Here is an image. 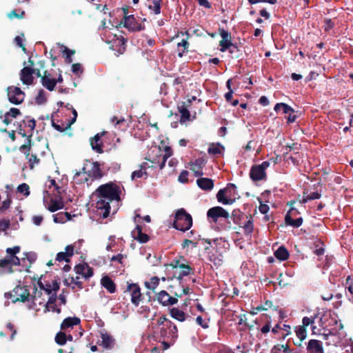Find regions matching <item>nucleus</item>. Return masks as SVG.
Here are the masks:
<instances>
[{
    "instance_id": "f257e3e1",
    "label": "nucleus",
    "mask_w": 353,
    "mask_h": 353,
    "mask_svg": "<svg viewBox=\"0 0 353 353\" xmlns=\"http://www.w3.org/2000/svg\"><path fill=\"white\" fill-rule=\"evenodd\" d=\"M96 192L98 198L97 208L104 210L102 213V217L105 219L110 213V203L113 201H120L121 188L116 183L110 182L100 185Z\"/></svg>"
},
{
    "instance_id": "f03ea898",
    "label": "nucleus",
    "mask_w": 353,
    "mask_h": 353,
    "mask_svg": "<svg viewBox=\"0 0 353 353\" xmlns=\"http://www.w3.org/2000/svg\"><path fill=\"white\" fill-rule=\"evenodd\" d=\"M320 325L327 333H323L325 339L328 335H341L339 332L343 327V324L336 314L332 311H326L320 318Z\"/></svg>"
},
{
    "instance_id": "7ed1b4c3",
    "label": "nucleus",
    "mask_w": 353,
    "mask_h": 353,
    "mask_svg": "<svg viewBox=\"0 0 353 353\" xmlns=\"http://www.w3.org/2000/svg\"><path fill=\"white\" fill-rule=\"evenodd\" d=\"M157 325L159 327V333L163 339H170L172 342L178 337L176 326L165 316H160L157 321Z\"/></svg>"
},
{
    "instance_id": "20e7f679",
    "label": "nucleus",
    "mask_w": 353,
    "mask_h": 353,
    "mask_svg": "<svg viewBox=\"0 0 353 353\" xmlns=\"http://www.w3.org/2000/svg\"><path fill=\"white\" fill-rule=\"evenodd\" d=\"M192 225V219L183 208L176 211L174 217L173 226L175 229L185 232L188 230Z\"/></svg>"
},
{
    "instance_id": "39448f33",
    "label": "nucleus",
    "mask_w": 353,
    "mask_h": 353,
    "mask_svg": "<svg viewBox=\"0 0 353 353\" xmlns=\"http://www.w3.org/2000/svg\"><path fill=\"white\" fill-rule=\"evenodd\" d=\"M151 152L155 153V157H152V159L150 161L153 163H158L161 170L164 168L167 159L173 154L172 148L168 145L163 147V150H161L160 146L155 147L151 150Z\"/></svg>"
},
{
    "instance_id": "423d86ee",
    "label": "nucleus",
    "mask_w": 353,
    "mask_h": 353,
    "mask_svg": "<svg viewBox=\"0 0 353 353\" xmlns=\"http://www.w3.org/2000/svg\"><path fill=\"white\" fill-rule=\"evenodd\" d=\"M169 265L172 267L173 269L180 268L181 270L179 273V275L176 276V279L181 281L183 277L190 275L193 269L192 267L188 265V261L186 259L181 255H179L172 260L170 263Z\"/></svg>"
},
{
    "instance_id": "0eeeda50",
    "label": "nucleus",
    "mask_w": 353,
    "mask_h": 353,
    "mask_svg": "<svg viewBox=\"0 0 353 353\" xmlns=\"http://www.w3.org/2000/svg\"><path fill=\"white\" fill-rule=\"evenodd\" d=\"M123 293L130 295V301L135 306H138L143 299L141 288L137 283H129L128 281Z\"/></svg>"
},
{
    "instance_id": "6e6552de",
    "label": "nucleus",
    "mask_w": 353,
    "mask_h": 353,
    "mask_svg": "<svg viewBox=\"0 0 353 353\" xmlns=\"http://www.w3.org/2000/svg\"><path fill=\"white\" fill-rule=\"evenodd\" d=\"M228 50L232 57H238L239 48L236 44L231 41V34L222 30V52Z\"/></svg>"
},
{
    "instance_id": "1a4fd4ad",
    "label": "nucleus",
    "mask_w": 353,
    "mask_h": 353,
    "mask_svg": "<svg viewBox=\"0 0 353 353\" xmlns=\"http://www.w3.org/2000/svg\"><path fill=\"white\" fill-rule=\"evenodd\" d=\"M190 38L189 33L185 32H181L178 34L176 37V39H179L176 43V50L178 52V57L181 58L185 52L188 51L190 43L188 39Z\"/></svg>"
},
{
    "instance_id": "9d476101",
    "label": "nucleus",
    "mask_w": 353,
    "mask_h": 353,
    "mask_svg": "<svg viewBox=\"0 0 353 353\" xmlns=\"http://www.w3.org/2000/svg\"><path fill=\"white\" fill-rule=\"evenodd\" d=\"M237 198L236 186L234 184H228L226 188L222 189V204H232Z\"/></svg>"
},
{
    "instance_id": "9b49d317",
    "label": "nucleus",
    "mask_w": 353,
    "mask_h": 353,
    "mask_svg": "<svg viewBox=\"0 0 353 353\" xmlns=\"http://www.w3.org/2000/svg\"><path fill=\"white\" fill-rule=\"evenodd\" d=\"M121 24H123L124 28L131 32H138L145 29V26L139 23L133 14L124 16Z\"/></svg>"
},
{
    "instance_id": "f8f14e48",
    "label": "nucleus",
    "mask_w": 353,
    "mask_h": 353,
    "mask_svg": "<svg viewBox=\"0 0 353 353\" xmlns=\"http://www.w3.org/2000/svg\"><path fill=\"white\" fill-rule=\"evenodd\" d=\"M8 97L10 103L21 104L25 98V93L18 87L10 86L8 88Z\"/></svg>"
},
{
    "instance_id": "ddd939ff",
    "label": "nucleus",
    "mask_w": 353,
    "mask_h": 353,
    "mask_svg": "<svg viewBox=\"0 0 353 353\" xmlns=\"http://www.w3.org/2000/svg\"><path fill=\"white\" fill-rule=\"evenodd\" d=\"M157 299L163 306L173 305L178 302L177 298L171 296L165 290H161L157 294Z\"/></svg>"
},
{
    "instance_id": "4468645a",
    "label": "nucleus",
    "mask_w": 353,
    "mask_h": 353,
    "mask_svg": "<svg viewBox=\"0 0 353 353\" xmlns=\"http://www.w3.org/2000/svg\"><path fill=\"white\" fill-rule=\"evenodd\" d=\"M191 100L188 99L186 101L181 102L177 105L179 112L181 114L180 121L184 123L190 120V113L189 108L191 105Z\"/></svg>"
},
{
    "instance_id": "2eb2a0df",
    "label": "nucleus",
    "mask_w": 353,
    "mask_h": 353,
    "mask_svg": "<svg viewBox=\"0 0 353 353\" xmlns=\"http://www.w3.org/2000/svg\"><path fill=\"white\" fill-rule=\"evenodd\" d=\"M20 79L25 85H32L34 82L33 71L31 67H23L20 72Z\"/></svg>"
},
{
    "instance_id": "dca6fc26",
    "label": "nucleus",
    "mask_w": 353,
    "mask_h": 353,
    "mask_svg": "<svg viewBox=\"0 0 353 353\" xmlns=\"http://www.w3.org/2000/svg\"><path fill=\"white\" fill-rule=\"evenodd\" d=\"M75 272L82 275L85 279H89L93 275V270L88 263H79L74 267Z\"/></svg>"
},
{
    "instance_id": "f3484780",
    "label": "nucleus",
    "mask_w": 353,
    "mask_h": 353,
    "mask_svg": "<svg viewBox=\"0 0 353 353\" xmlns=\"http://www.w3.org/2000/svg\"><path fill=\"white\" fill-rule=\"evenodd\" d=\"M14 292L17 296L16 301L26 302L30 296V290L27 286H17L14 289Z\"/></svg>"
},
{
    "instance_id": "a211bd4d",
    "label": "nucleus",
    "mask_w": 353,
    "mask_h": 353,
    "mask_svg": "<svg viewBox=\"0 0 353 353\" xmlns=\"http://www.w3.org/2000/svg\"><path fill=\"white\" fill-rule=\"evenodd\" d=\"M41 83L43 87H45L49 91L54 90L56 86L55 79L51 77V74L45 71L41 79Z\"/></svg>"
},
{
    "instance_id": "6ab92c4d",
    "label": "nucleus",
    "mask_w": 353,
    "mask_h": 353,
    "mask_svg": "<svg viewBox=\"0 0 353 353\" xmlns=\"http://www.w3.org/2000/svg\"><path fill=\"white\" fill-rule=\"evenodd\" d=\"M104 132L97 133L93 138L90 139V145L93 150L99 154L103 152V145L101 141V137Z\"/></svg>"
},
{
    "instance_id": "aec40b11",
    "label": "nucleus",
    "mask_w": 353,
    "mask_h": 353,
    "mask_svg": "<svg viewBox=\"0 0 353 353\" xmlns=\"http://www.w3.org/2000/svg\"><path fill=\"white\" fill-rule=\"evenodd\" d=\"M65 252H60L57 254L55 260L59 262H70V257L74 254V246L68 245L65 248Z\"/></svg>"
},
{
    "instance_id": "412c9836",
    "label": "nucleus",
    "mask_w": 353,
    "mask_h": 353,
    "mask_svg": "<svg viewBox=\"0 0 353 353\" xmlns=\"http://www.w3.org/2000/svg\"><path fill=\"white\" fill-rule=\"evenodd\" d=\"M101 345L107 350H111L113 348L115 344V340L107 332H101Z\"/></svg>"
},
{
    "instance_id": "4be33fe9",
    "label": "nucleus",
    "mask_w": 353,
    "mask_h": 353,
    "mask_svg": "<svg viewBox=\"0 0 353 353\" xmlns=\"http://www.w3.org/2000/svg\"><path fill=\"white\" fill-rule=\"evenodd\" d=\"M103 176V173L100 168V163L97 161L92 163V167L90 170L88 171V177L89 179H99Z\"/></svg>"
},
{
    "instance_id": "5701e85b",
    "label": "nucleus",
    "mask_w": 353,
    "mask_h": 353,
    "mask_svg": "<svg viewBox=\"0 0 353 353\" xmlns=\"http://www.w3.org/2000/svg\"><path fill=\"white\" fill-rule=\"evenodd\" d=\"M307 350L310 353H324L322 342L316 339L308 341Z\"/></svg>"
},
{
    "instance_id": "b1692460",
    "label": "nucleus",
    "mask_w": 353,
    "mask_h": 353,
    "mask_svg": "<svg viewBox=\"0 0 353 353\" xmlns=\"http://www.w3.org/2000/svg\"><path fill=\"white\" fill-rule=\"evenodd\" d=\"M132 236L134 239L141 243H147L150 239L149 236L142 232V226L140 225H137L136 228L132 231Z\"/></svg>"
},
{
    "instance_id": "393cba45",
    "label": "nucleus",
    "mask_w": 353,
    "mask_h": 353,
    "mask_svg": "<svg viewBox=\"0 0 353 353\" xmlns=\"http://www.w3.org/2000/svg\"><path fill=\"white\" fill-rule=\"evenodd\" d=\"M208 219L212 225L216 224L221 218V206H216L208 210L207 212ZM214 227V225H212Z\"/></svg>"
},
{
    "instance_id": "a878e982",
    "label": "nucleus",
    "mask_w": 353,
    "mask_h": 353,
    "mask_svg": "<svg viewBox=\"0 0 353 353\" xmlns=\"http://www.w3.org/2000/svg\"><path fill=\"white\" fill-rule=\"evenodd\" d=\"M250 176L252 181H258L265 179V172H264L259 166L255 165L252 167Z\"/></svg>"
},
{
    "instance_id": "bb28decb",
    "label": "nucleus",
    "mask_w": 353,
    "mask_h": 353,
    "mask_svg": "<svg viewBox=\"0 0 353 353\" xmlns=\"http://www.w3.org/2000/svg\"><path fill=\"white\" fill-rule=\"evenodd\" d=\"M101 285L109 292L114 293L116 292V284L109 276H104L101 279Z\"/></svg>"
},
{
    "instance_id": "cd10ccee",
    "label": "nucleus",
    "mask_w": 353,
    "mask_h": 353,
    "mask_svg": "<svg viewBox=\"0 0 353 353\" xmlns=\"http://www.w3.org/2000/svg\"><path fill=\"white\" fill-rule=\"evenodd\" d=\"M204 160L201 159H196L194 162H190V170L194 173L195 176L203 175L202 168L204 166Z\"/></svg>"
},
{
    "instance_id": "c85d7f7f",
    "label": "nucleus",
    "mask_w": 353,
    "mask_h": 353,
    "mask_svg": "<svg viewBox=\"0 0 353 353\" xmlns=\"http://www.w3.org/2000/svg\"><path fill=\"white\" fill-rule=\"evenodd\" d=\"M80 319L76 316L65 318L61 324V329L65 330L68 328H73L74 325L80 324Z\"/></svg>"
},
{
    "instance_id": "c756f323",
    "label": "nucleus",
    "mask_w": 353,
    "mask_h": 353,
    "mask_svg": "<svg viewBox=\"0 0 353 353\" xmlns=\"http://www.w3.org/2000/svg\"><path fill=\"white\" fill-rule=\"evenodd\" d=\"M112 47L118 48V49H114L118 52L119 54H123L126 49V43L127 39L123 37H117L112 41Z\"/></svg>"
},
{
    "instance_id": "7c9ffc66",
    "label": "nucleus",
    "mask_w": 353,
    "mask_h": 353,
    "mask_svg": "<svg viewBox=\"0 0 353 353\" xmlns=\"http://www.w3.org/2000/svg\"><path fill=\"white\" fill-rule=\"evenodd\" d=\"M198 186L205 190H210L214 186L213 181L208 178H200L196 180Z\"/></svg>"
},
{
    "instance_id": "2f4dec72",
    "label": "nucleus",
    "mask_w": 353,
    "mask_h": 353,
    "mask_svg": "<svg viewBox=\"0 0 353 353\" xmlns=\"http://www.w3.org/2000/svg\"><path fill=\"white\" fill-rule=\"evenodd\" d=\"M170 314L171 316L181 322H183L185 320V314L182 310H180L177 307H172L170 310Z\"/></svg>"
},
{
    "instance_id": "473e14b6",
    "label": "nucleus",
    "mask_w": 353,
    "mask_h": 353,
    "mask_svg": "<svg viewBox=\"0 0 353 353\" xmlns=\"http://www.w3.org/2000/svg\"><path fill=\"white\" fill-rule=\"evenodd\" d=\"M274 256L280 261H285L289 257V252L284 246H281L275 251Z\"/></svg>"
},
{
    "instance_id": "72a5a7b5",
    "label": "nucleus",
    "mask_w": 353,
    "mask_h": 353,
    "mask_svg": "<svg viewBox=\"0 0 353 353\" xmlns=\"http://www.w3.org/2000/svg\"><path fill=\"white\" fill-rule=\"evenodd\" d=\"M63 207H64V204H63V201H58L54 199H51L50 204L47 207V209L50 212H56L59 210L63 208Z\"/></svg>"
},
{
    "instance_id": "f704fd0d",
    "label": "nucleus",
    "mask_w": 353,
    "mask_h": 353,
    "mask_svg": "<svg viewBox=\"0 0 353 353\" xmlns=\"http://www.w3.org/2000/svg\"><path fill=\"white\" fill-rule=\"evenodd\" d=\"M148 8L154 12V14H159L161 12V4L162 0H148Z\"/></svg>"
},
{
    "instance_id": "c9c22d12",
    "label": "nucleus",
    "mask_w": 353,
    "mask_h": 353,
    "mask_svg": "<svg viewBox=\"0 0 353 353\" xmlns=\"http://www.w3.org/2000/svg\"><path fill=\"white\" fill-rule=\"evenodd\" d=\"M285 221L287 225L293 226L294 228H299L303 223V219L299 217L296 219H293L289 214H287L285 217Z\"/></svg>"
},
{
    "instance_id": "e433bc0d",
    "label": "nucleus",
    "mask_w": 353,
    "mask_h": 353,
    "mask_svg": "<svg viewBox=\"0 0 353 353\" xmlns=\"http://www.w3.org/2000/svg\"><path fill=\"white\" fill-rule=\"evenodd\" d=\"M25 154L28 160L30 169H32L34 165H38L39 163L40 159L36 154L33 152L30 154V152H25Z\"/></svg>"
},
{
    "instance_id": "4c0bfd02",
    "label": "nucleus",
    "mask_w": 353,
    "mask_h": 353,
    "mask_svg": "<svg viewBox=\"0 0 353 353\" xmlns=\"http://www.w3.org/2000/svg\"><path fill=\"white\" fill-rule=\"evenodd\" d=\"M208 152L210 155H216L221 154V143H210L208 148Z\"/></svg>"
},
{
    "instance_id": "58836bf2",
    "label": "nucleus",
    "mask_w": 353,
    "mask_h": 353,
    "mask_svg": "<svg viewBox=\"0 0 353 353\" xmlns=\"http://www.w3.org/2000/svg\"><path fill=\"white\" fill-rule=\"evenodd\" d=\"M62 52L65 55V62L66 63H71L72 62V56L75 54V50H70L64 46H62Z\"/></svg>"
},
{
    "instance_id": "ea45409f",
    "label": "nucleus",
    "mask_w": 353,
    "mask_h": 353,
    "mask_svg": "<svg viewBox=\"0 0 353 353\" xmlns=\"http://www.w3.org/2000/svg\"><path fill=\"white\" fill-rule=\"evenodd\" d=\"M159 281L160 279H159V277L154 276H152L150 280V282H145V286L152 290V292H154L155 289L157 288V286L159 285Z\"/></svg>"
},
{
    "instance_id": "a19ab883",
    "label": "nucleus",
    "mask_w": 353,
    "mask_h": 353,
    "mask_svg": "<svg viewBox=\"0 0 353 353\" xmlns=\"http://www.w3.org/2000/svg\"><path fill=\"white\" fill-rule=\"evenodd\" d=\"M55 342L59 345H64L67 342V335L63 332H59L55 336Z\"/></svg>"
},
{
    "instance_id": "79ce46f5",
    "label": "nucleus",
    "mask_w": 353,
    "mask_h": 353,
    "mask_svg": "<svg viewBox=\"0 0 353 353\" xmlns=\"http://www.w3.org/2000/svg\"><path fill=\"white\" fill-rule=\"evenodd\" d=\"M296 336L300 339L301 341H303L307 337V332L306 328L304 326H298L295 330Z\"/></svg>"
},
{
    "instance_id": "37998d69",
    "label": "nucleus",
    "mask_w": 353,
    "mask_h": 353,
    "mask_svg": "<svg viewBox=\"0 0 353 353\" xmlns=\"http://www.w3.org/2000/svg\"><path fill=\"white\" fill-rule=\"evenodd\" d=\"M47 101V99L43 90H39L37 96L35 98V102L38 105H41Z\"/></svg>"
},
{
    "instance_id": "c03bdc74",
    "label": "nucleus",
    "mask_w": 353,
    "mask_h": 353,
    "mask_svg": "<svg viewBox=\"0 0 353 353\" xmlns=\"http://www.w3.org/2000/svg\"><path fill=\"white\" fill-rule=\"evenodd\" d=\"M17 192L28 196L30 194V187L27 183H23L17 187Z\"/></svg>"
},
{
    "instance_id": "a18cd8bd",
    "label": "nucleus",
    "mask_w": 353,
    "mask_h": 353,
    "mask_svg": "<svg viewBox=\"0 0 353 353\" xmlns=\"http://www.w3.org/2000/svg\"><path fill=\"white\" fill-rule=\"evenodd\" d=\"M74 180L75 181L76 183L81 184V183H87L89 180V178L88 177V176H84L83 178V177H81V172H77L74 174Z\"/></svg>"
},
{
    "instance_id": "49530a36",
    "label": "nucleus",
    "mask_w": 353,
    "mask_h": 353,
    "mask_svg": "<svg viewBox=\"0 0 353 353\" xmlns=\"http://www.w3.org/2000/svg\"><path fill=\"white\" fill-rule=\"evenodd\" d=\"M346 288L347 289L350 294L352 295V297L349 298L350 301L353 303V280L348 276L346 279Z\"/></svg>"
},
{
    "instance_id": "de8ad7c7",
    "label": "nucleus",
    "mask_w": 353,
    "mask_h": 353,
    "mask_svg": "<svg viewBox=\"0 0 353 353\" xmlns=\"http://www.w3.org/2000/svg\"><path fill=\"white\" fill-rule=\"evenodd\" d=\"M243 229L245 233H246L247 234H250L253 232V230H254L253 221L250 219L244 223V225L243 226Z\"/></svg>"
},
{
    "instance_id": "09e8293b",
    "label": "nucleus",
    "mask_w": 353,
    "mask_h": 353,
    "mask_svg": "<svg viewBox=\"0 0 353 353\" xmlns=\"http://www.w3.org/2000/svg\"><path fill=\"white\" fill-rule=\"evenodd\" d=\"M316 319V316H311L310 317L305 316L303 318L301 326H304L305 328L310 325H312Z\"/></svg>"
},
{
    "instance_id": "8fccbe9b",
    "label": "nucleus",
    "mask_w": 353,
    "mask_h": 353,
    "mask_svg": "<svg viewBox=\"0 0 353 353\" xmlns=\"http://www.w3.org/2000/svg\"><path fill=\"white\" fill-rule=\"evenodd\" d=\"M72 72L78 75L79 74H82L83 72V69L80 63H73L72 65Z\"/></svg>"
},
{
    "instance_id": "3c124183",
    "label": "nucleus",
    "mask_w": 353,
    "mask_h": 353,
    "mask_svg": "<svg viewBox=\"0 0 353 353\" xmlns=\"http://www.w3.org/2000/svg\"><path fill=\"white\" fill-rule=\"evenodd\" d=\"M188 172L185 170H183L181 171V172L180 173L179 177H178V181L181 183H187L188 181Z\"/></svg>"
},
{
    "instance_id": "603ef678",
    "label": "nucleus",
    "mask_w": 353,
    "mask_h": 353,
    "mask_svg": "<svg viewBox=\"0 0 353 353\" xmlns=\"http://www.w3.org/2000/svg\"><path fill=\"white\" fill-rule=\"evenodd\" d=\"M10 226V221L9 219H3L0 221V232L6 231Z\"/></svg>"
},
{
    "instance_id": "864d4df0",
    "label": "nucleus",
    "mask_w": 353,
    "mask_h": 353,
    "mask_svg": "<svg viewBox=\"0 0 353 353\" xmlns=\"http://www.w3.org/2000/svg\"><path fill=\"white\" fill-rule=\"evenodd\" d=\"M20 247L19 245L14 246L13 248H8L6 249V253L9 254V256H15L17 253L20 252Z\"/></svg>"
},
{
    "instance_id": "5fc2aeb1",
    "label": "nucleus",
    "mask_w": 353,
    "mask_h": 353,
    "mask_svg": "<svg viewBox=\"0 0 353 353\" xmlns=\"http://www.w3.org/2000/svg\"><path fill=\"white\" fill-rule=\"evenodd\" d=\"M53 221L57 223H63L65 222V219L61 212L53 215Z\"/></svg>"
},
{
    "instance_id": "6e6d98bb",
    "label": "nucleus",
    "mask_w": 353,
    "mask_h": 353,
    "mask_svg": "<svg viewBox=\"0 0 353 353\" xmlns=\"http://www.w3.org/2000/svg\"><path fill=\"white\" fill-rule=\"evenodd\" d=\"M12 203V200L10 198H8L2 202L1 205L0 206V211L4 212L10 208V205Z\"/></svg>"
},
{
    "instance_id": "4d7b16f0",
    "label": "nucleus",
    "mask_w": 353,
    "mask_h": 353,
    "mask_svg": "<svg viewBox=\"0 0 353 353\" xmlns=\"http://www.w3.org/2000/svg\"><path fill=\"white\" fill-rule=\"evenodd\" d=\"M20 114V110L16 108H11L10 110L8 112V115L12 118H17Z\"/></svg>"
},
{
    "instance_id": "13d9d810",
    "label": "nucleus",
    "mask_w": 353,
    "mask_h": 353,
    "mask_svg": "<svg viewBox=\"0 0 353 353\" xmlns=\"http://www.w3.org/2000/svg\"><path fill=\"white\" fill-rule=\"evenodd\" d=\"M204 241L208 243L210 245V247H211L213 249H217L219 239L218 238H215L212 240L211 239H204Z\"/></svg>"
},
{
    "instance_id": "bf43d9fd",
    "label": "nucleus",
    "mask_w": 353,
    "mask_h": 353,
    "mask_svg": "<svg viewBox=\"0 0 353 353\" xmlns=\"http://www.w3.org/2000/svg\"><path fill=\"white\" fill-rule=\"evenodd\" d=\"M141 168L140 170H135V171H134V172L132 173V176H132V179H136V178H137V179H139V178H141V177L143 176V174H144V173H145V174H146V172H143V171H142V168H145L143 167V165L141 166Z\"/></svg>"
},
{
    "instance_id": "052dcab7",
    "label": "nucleus",
    "mask_w": 353,
    "mask_h": 353,
    "mask_svg": "<svg viewBox=\"0 0 353 353\" xmlns=\"http://www.w3.org/2000/svg\"><path fill=\"white\" fill-rule=\"evenodd\" d=\"M27 141H28L27 144H23L20 147V150L23 152L24 153H25V152H30V143H31L30 137H28Z\"/></svg>"
},
{
    "instance_id": "680f3d73",
    "label": "nucleus",
    "mask_w": 353,
    "mask_h": 353,
    "mask_svg": "<svg viewBox=\"0 0 353 353\" xmlns=\"http://www.w3.org/2000/svg\"><path fill=\"white\" fill-rule=\"evenodd\" d=\"M14 41L16 42V44L19 47H20L24 52H26V48L24 44L23 43L22 38L20 36H17L14 39Z\"/></svg>"
},
{
    "instance_id": "e2e57ef3",
    "label": "nucleus",
    "mask_w": 353,
    "mask_h": 353,
    "mask_svg": "<svg viewBox=\"0 0 353 353\" xmlns=\"http://www.w3.org/2000/svg\"><path fill=\"white\" fill-rule=\"evenodd\" d=\"M25 14V12H22L20 14H17V11L16 10H12L9 14H8V17L10 19H13V18H19V19H21L23 18V15Z\"/></svg>"
},
{
    "instance_id": "0e129e2a",
    "label": "nucleus",
    "mask_w": 353,
    "mask_h": 353,
    "mask_svg": "<svg viewBox=\"0 0 353 353\" xmlns=\"http://www.w3.org/2000/svg\"><path fill=\"white\" fill-rule=\"evenodd\" d=\"M10 265H20V259L17 256H8Z\"/></svg>"
},
{
    "instance_id": "69168bd1",
    "label": "nucleus",
    "mask_w": 353,
    "mask_h": 353,
    "mask_svg": "<svg viewBox=\"0 0 353 353\" xmlns=\"http://www.w3.org/2000/svg\"><path fill=\"white\" fill-rule=\"evenodd\" d=\"M282 110L283 114L294 113V110L288 104L282 103Z\"/></svg>"
},
{
    "instance_id": "338daca9",
    "label": "nucleus",
    "mask_w": 353,
    "mask_h": 353,
    "mask_svg": "<svg viewBox=\"0 0 353 353\" xmlns=\"http://www.w3.org/2000/svg\"><path fill=\"white\" fill-rule=\"evenodd\" d=\"M43 220V217L41 215L34 216L32 217V221L34 225L39 226L41 224Z\"/></svg>"
},
{
    "instance_id": "774afa93",
    "label": "nucleus",
    "mask_w": 353,
    "mask_h": 353,
    "mask_svg": "<svg viewBox=\"0 0 353 353\" xmlns=\"http://www.w3.org/2000/svg\"><path fill=\"white\" fill-rule=\"evenodd\" d=\"M123 255L118 254L117 255L112 256L110 259L111 261H118L120 264L123 263Z\"/></svg>"
}]
</instances>
